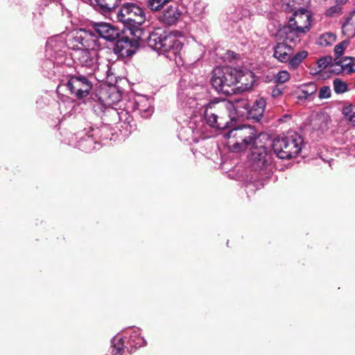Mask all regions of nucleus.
Instances as JSON below:
<instances>
[{"instance_id": "obj_1", "label": "nucleus", "mask_w": 355, "mask_h": 355, "mask_svg": "<svg viewBox=\"0 0 355 355\" xmlns=\"http://www.w3.org/2000/svg\"><path fill=\"white\" fill-rule=\"evenodd\" d=\"M224 137L228 148L239 153L251 147L248 160L254 171H270L271 157L264 146H258L256 130L250 125H243L232 129Z\"/></svg>"}, {"instance_id": "obj_2", "label": "nucleus", "mask_w": 355, "mask_h": 355, "mask_svg": "<svg viewBox=\"0 0 355 355\" xmlns=\"http://www.w3.org/2000/svg\"><path fill=\"white\" fill-rule=\"evenodd\" d=\"M206 89L200 85L196 88L189 87L178 92L179 100L185 107L200 109L205 107V119L212 128L223 129L230 123L227 117L228 107L232 105L225 99L214 101L205 104Z\"/></svg>"}, {"instance_id": "obj_3", "label": "nucleus", "mask_w": 355, "mask_h": 355, "mask_svg": "<svg viewBox=\"0 0 355 355\" xmlns=\"http://www.w3.org/2000/svg\"><path fill=\"white\" fill-rule=\"evenodd\" d=\"M147 43L149 47L170 60L177 62V58H180L182 43L173 33L157 30L149 35Z\"/></svg>"}, {"instance_id": "obj_4", "label": "nucleus", "mask_w": 355, "mask_h": 355, "mask_svg": "<svg viewBox=\"0 0 355 355\" xmlns=\"http://www.w3.org/2000/svg\"><path fill=\"white\" fill-rule=\"evenodd\" d=\"M303 139L295 132H288L286 135L273 140L272 149L280 159H291L296 157L301 151Z\"/></svg>"}, {"instance_id": "obj_5", "label": "nucleus", "mask_w": 355, "mask_h": 355, "mask_svg": "<svg viewBox=\"0 0 355 355\" xmlns=\"http://www.w3.org/2000/svg\"><path fill=\"white\" fill-rule=\"evenodd\" d=\"M275 1L277 3H281L282 8L286 11H295L288 23L306 33L310 31L311 21L310 12L306 9L297 8V6L309 3V0H275Z\"/></svg>"}, {"instance_id": "obj_6", "label": "nucleus", "mask_w": 355, "mask_h": 355, "mask_svg": "<svg viewBox=\"0 0 355 355\" xmlns=\"http://www.w3.org/2000/svg\"><path fill=\"white\" fill-rule=\"evenodd\" d=\"M237 69L224 66L216 67L212 71L211 83L219 93L231 94L235 92Z\"/></svg>"}, {"instance_id": "obj_7", "label": "nucleus", "mask_w": 355, "mask_h": 355, "mask_svg": "<svg viewBox=\"0 0 355 355\" xmlns=\"http://www.w3.org/2000/svg\"><path fill=\"white\" fill-rule=\"evenodd\" d=\"M139 328H130L125 331L124 336L117 335L112 340V355H123L125 349L138 348L146 345V340L141 337Z\"/></svg>"}, {"instance_id": "obj_8", "label": "nucleus", "mask_w": 355, "mask_h": 355, "mask_svg": "<svg viewBox=\"0 0 355 355\" xmlns=\"http://www.w3.org/2000/svg\"><path fill=\"white\" fill-rule=\"evenodd\" d=\"M67 44L68 47L73 52L101 49L97 36L92 31L82 28L68 33Z\"/></svg>"}, {"instance_id": "obj_9", "label": "nucleus", "mask_w": 355, "mask_h": 355, "mask_svg": "<svg viewBox=\"0 0 355 355\" xmlns=\"http://www.w3.org/2000/svg\"><path fill=\"white\" fill-rule=\"evenodd\" d=\"M115 14L118 21L130 27L137 28L146 21L145 12L134 3H124Z\"/></svg>"}, {"instance_id": "obj_10", "label": "nucleus", "mask_w": 355, "mask_h": 355, "mask_svg": "<svg viewBox=\"0 0 355 355\" xmlns=\"http://www.w3.org/2000/svg\"><path fill=\"white\" fill-rule=\"evenodd\" d=\"M92 83L88 78L82 75L68 77L66 80H62L58 87V90L67 88L71 94L78 98L87 96L92 88Z\"/></svg>"}, {"instance_id": "obj_11", "label": "nucleus", "mask_w": 355, "mask_h": 355, "mask_svg": "<svg viewBox=\"0 0 355 355\" xmlns=\"http://www.w3.org/2000/svg\"><path fill=\"white\" fill-rule=\"evenodd\" d=\"M68 34L62 33L50 37L46 44V53L58 64L62 63L67 49H70L67 44Z\"/></svg>"}, {"instance_id": "obj_12", "label": "nucleus", "mask_w": 355, "mask_h": 355, "mask_svg": "<svg viewBox=\"0 0 355 355\" xmlns=\"http://www.w3.org/2000/svg\"><path fill=\"white\" fill-rule=\"evenodd\" d=\"M98 50H85L76 51L71 54L74 62L81 67L88 70L89 73H92L98 67Z\"/></svg>"}, {"instance_id": "obj_13", "label": "nucleus", "mask_w": 355, "mask_h": 355, "mask_svg": "<svg viewBox=\"0 0 355 355\" xmlns=\"http://www.w3.org/2000/svg\"><path fill=\"white\" fill-rule=\"evenodd\" d=\"M91 26L100 37L107 41H114L120 35L119 30L109 23L94 22Z\"/></svg>"}, {"instance_id": "obj_14", "label": "nucleus", "mask_w": 355, "mask_h": 355, "mask_svg": "<svg viewBox=\"0 0 355 355\" xmlns=\"http://www.w3.org/2000/svg\"><path fill=\"white\" fill-rule=\"evenodd\" d=\"M229 103L232 105L227 110V117L230 121L247 117L249 106L245 99L239 98L234 101H229Z\"/></svg>"}, {"instance_id": "obj_15", "label": "nucleus", "mask_w": 355, "mask_h": 355, "mask_svg": "<svg viewBox=\"0 0 355 355\" xmlns=\"http://www.w3.org/2000/svg\"><path fill=\"white\" fill-rule=\"evenodd\" d=\"M305 34L304 31L295 28L289 23L279 31V35L284 39V42L293 44L299 43Z\"/></svg>"}, {"instance_id": "obj_16", "label": "nucleus", "mask_w": 355, "mask_h": 355, "mask_svg": "<svg viewBox=\"0 0 355 355\" xmlns=\"http://www.w3.org/2000/svg\"><path fill=\"white\" fill-rule=\"evenodd\" d=\"M331 72L336 74L349 75L355 72V60L352 57H345L331 64Z\"/></svg>"}, {"instance_id": "obj_17", "label": "nucleus", "mask_w": 355, "mask_h": 355, "mask_svg": "<svg viewBox=\"0 0 355 355\" xmlns=\"http://www.w3.org/2000/svg\"><path fill=\"white\" fill-rule=\"evenodd\" d=\"M236 73V89L241 92H245L251 89L255 80L253 73L249 70L237 69Z\"/></svg>"}, {"instance_id": "obj_18", "label": "nucleus", "mask_w": 355, "mask_h": 355, "mask_svg": "<svg viewBox=\"0 0 355 355\" xmlns=\"http://www.w3.org/2000/svg\"><path fill=\"white\" fill-rule=\"evenodd\" d=\"M182 11L176 3L168 6L159 17V20L166 25H173L180 19Z\"/></svg>"}, {"instance_id": "obj_19", "label": "nucleus", "mask_w": 355, "mask_h": 355, "mask_svg": "<svg viewBox=\"0 0 355 355\" xmlns=\"http://www.w3.org/2000/svg\"><path fill=\"white\" fill-rule=\"evenodd\" d=\"M134 110L143 118H148L153 112L151 101L146 96H138L135 101Z\"/></svg>"}, {"instance_id": "obj_20", "label": "nucleus", "mask_w": 355, "mask_h": 355, "mask_svg": "<svg viewBox=\"0 0 355 355\" xmlns=\"http://www.w3.org/2000/svg\"><path fill=\"white\" fill-rule=\"evenodd\" d=\"M293 49L288 43L285 42L277 43L274 47V57L282 62H287L291 55L293 54Z\"/></svg>"}, {"instance_id": "obj_21", "label": "nucleus", "mask_w": 355, "mask_h": 355, "mask_svg": "<svg viewBox=\"0 0 355 355\" xmlns=\"http://www.w3.org/2000/svg\"><path fill=\"white\" fill-rule=\"evenodd\" d=\"M266 105V102L263 98H257L252 107L248 109L247 118L259 121L263 114Z\"/></svg>"}, {"instance_id": "obj_22", "label": "nucleus", "mask_w": 355, "mask_h": 355, "mask_svg": "<svg viewBox=\"0 0 355 355\" xmlns=\"http://www.w3.org/2000/svg\"><path fill=\"white\" fill-rule=\"evenodd\" d=\"M317 91L316 85L310 83L299 87L297 91V98L300 99H306Z\"/></svg>"}, {"instance_id": "obj_23", "label": "nucleus", "mask_w": 355, "mask_h": 355, "mask_svg": "<svg viewBox=\"0 0 355 355\" xmlns=\"http://www.w3.org/2000/svg\"><path fill=\"white\" fill-rule=\"evenodd\" d=\"M103 12H114L121 0H95Z\"/></svg>"}, {"instance_id": "obj_24", "label": "nucleus", "mask_w": 355, "mask_h": 355, "mask_svg": "<svg viewBox=\"0 0 355 355\" xmlns=\"http://www.w3.org/2000/svg\"><path fill=\"white\" fill-rule=\"evenodd\" d=\"M336 40V35L331 32L324 33L318 38L317 44L321 46H328L332 45Z\"/></svg>"}, {"instance_id": "obj_25", "label": "nucleus", "mask_w": 355, "mask_h": 355, "mask_svg": "<svg viewBox=\"0 0 355 355\" xmlns=\"http://www.w3.org/2000/svg\"><path fill=\"white\" fill-rule=\"evenodd\" d=\"M307 55L308 53L306 51L297 52L293 58L291 57L288 61L289 67L293 69H296Z\"/></svg>"}, {"instance_id": "obj_26", "label": "nucleus", "mask_w": 355, "mask_h": 355, "mask_svg": "<svg viewBox=\"0 0 355 355\" xmlns=\"http://www.w3.org/2000/svg\"><path fill=\"white\" fill-rule=\"evenodd\" d=\"M172 1L173 0H147V6L151 10L158 11Z\"/></svg>"}, {"instance_id": "obj_27", "label": "nucleus", "mask_w": 355, "mask_h": 355, "mask_svg": "<svg viewBox=\"0 0 355 355\" xmlns=\"http://www.w3.org/2000/svg\"><path fill=\"white\" fill-rule=\"evenodd\" d=\"M344 116L355 126V105H349L343 108Z\"/></svg>"}, {"instance_id": "obj_28", "label": "nucleus", "mask_w": 355, "mask_h": 355, "mask_svg": "<svg viewBox=\"0 0 355 355\" xmlns=\"http://www.w3.org/2000/svg\"><path fill=\"white\" fill-rule=\"evenodd\" d=\"M205 9V3L200 0H197L193 3V14L199 18L204 14Z\"/></svg>"}, {"instance_id": "obj_29", "label": "nucleus", "mask_w": 355, "mask_h": 355, "mask_svg": "<svg viewBox=\"0 0 355 355\" xmlns=\"http://www.w3.org/2000/svg\"><path fill=\"white\" fill-rule=\"evenodd\" d=\"M334 89L336 94H343L347 90V85L339 78L334 80Z\"/></svg>"}, {"instance_id": "obj_30", "label": "nucleus", "mask_w": 355, "mask_h": 355, "mask_svg": "<svg viewBox=\"0 0 355 355\" xmlns=\"http://www.w3.org/2000/svg\"><path fill=\"white\" fill-rule=\"evenodd\" d=\"M290 73L287 71H280L274 77L275 83L283 84L289 80Z\"/></svg>"}, {"instance_id": "obj_31", "label": "nucleus", "mask_w": 355, "mask_h": 355, "mask_svg": "<svg viewBox=\"0 0 355 355\" xmlns=\"http://www.w3.org/2000/svg\"><path fill=\"white\" fill-rule=\"evenodd\" d=\"M352 26L353 29L355 30V12L352 13L349 17L347 18L345 22L343 25V32L349 30V27Z\"/></svg>"}, {"instance_id": "obj_32", "label": "nucleus", "mask_w": 355, "mask_h": 355, "mask_svg": "<svg viewBox=\"0 0 355 355\" xmlns=\"http://www.w3.org/2000/svg\"><path fill=\"white\" fill-rule=\"evenodd\" d=\"M348 44L347 41L344 40L335 46L334 53L337 58H339L343 54L345 49L348 46Z\"/></svg>"}, {"instance_id": "obj_33", "label": "nucleus", "mask_w": 355, "mask_h": 355, "mask_svg": "<svg viewBox=\"0 0 355 355\" xmlns=\"http://www.w3.org/2000/svg\"><path fill=\"white\" fill-rule=\"evenodd\" d=\"M331 89L329 86H323L320 89L318 97L321 99L331 96Z\"/></svg>"}, {"instance_id": "obj_34", "label": "nucleus", "mask_w": 355, "mask_h": 355, "mask_svg": "<svg viewBox=\"0 0 355 355\" xmlns=\"http://www.w3.org/2000/svg\"><path fill=\"white\" fill-rule=\"evenodd\" d=\"M331 58L330 57H324L318 60V65L321 69H325L328 66H331Z\"/></svg>"}, {"instance_id": "obj_35", "label": "nucleus", "mask_w": 355, "mask_h": 355, "mask_svg": "<svg viewBox=\"0 0 355 355\" xmlns=\"http://www.w3.org/2000/svg\"><path fill=\"white\" fill-rule=\"evenodd\" d=\"M282 90L277 87H274L271 92L272 96L275 98L279 97V96L282 95Z\"/></svg>"}, {"instance_id": "obj_36", "label": "nucleus", "mask_w": 355, "mask_h": 355, "mask_svg": "<svg viewBox=\"0 0 355 355\" xmlns=\"http://www.w3.org/2000/svg\"><path fill=\"white\" fill-rule=\"evenodd\" d=\"M236 58V54L233 51H227L225 55L223 56V58L225 60H231L232 59H234Z\"/></svg>"}, {"instance_id": "obj_37", "label": "nucleus", "mask_w": 355, "mask_h": 355, "mask_svg": "<svg viewBox=\"0 0 355 355\" xmlns=\"http://www.w3.org/2000/svg\"><path fill=\"white\" fill-rule=\"evenodd\" d=\"M85 141L89 144H92L93 143L92 139L89 138V137H87V139H85Z\"/></svg>"}, {"instance_id": "obj_38", "label": "nucleus", "mask_w": 355, "mask_h": 355, "mask_svg": "<svg viewBox=\"0 0 355 355\" xmlns=\"http://www.w3.org/2000/svg\"><path fill=\"white\" fill-rule=\"evenodd\" d=\"M117 46H120V42H118Z\"/></svg>"}, {"instance_id": "obj_39", "label": "nucleus", "mask_w": 355, "mask_h": 355, "mask_svg": "<svg viewBox=\"0 0 355 355\" xmlns=\"http://www.w3.org/2000/svg\"><path fill=\"white\" fill-rule=\"evenodd\" d=\"M182 81H181V83H180V87H182Z\"/></svg>"}]
</instances>
